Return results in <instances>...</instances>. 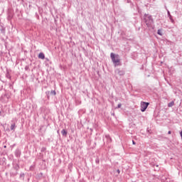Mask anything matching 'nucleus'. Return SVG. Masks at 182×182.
Returning <instances> with one entry per match:
<instances>
[{
  "mask_svg": "<svg viewBox=\"0 0 182 182\" xmlns=\"http://www.w3.org/2000/svg\"><path fill=\"white\" fill-rule=\"evenodd\" d=\"M10 87H12V84H9Z\"/></svg>",
  "mask_w": 182,
  "mask_h": 182,
  "instance_id": "nucleus-28",
  "label": "nucleus"
},
{
  "mask_svg": "<svg viewBox=\"0 0 182 182\" xmlns=\"http://www.w3.org/2000/svg\"><path fill=\"white\" fill-rule=\"evenodd\" d=\"M18 178H19V180H22L23 181L25 180V173L21 172Z\"/></svg>",
  "mask_w": 182,
  "mask_h": 182,
  "instance_id": "nucleus-11",
  "label": "nucleus"
},
{
  "mask_svg": "<svg viewBox=\"0 0 182 182\" xmlns=\"http://www.w3.org/2000/svg\"><path fill=\"white\" fill-rule=\"evenodd\" d=\"M41 153H43L44 151H46V147H42L41 149Z\"/></svg>",
  "mask_w": 182,
  "mask_h": 182,
  "instance_id": "nucleus-19",
  "label": "nucleus"
},
{
  "mask_svg": "<svg viewBox=\"0 0 182 182\" xmlns=\"http://www.w3.org/2000/svg\"><path fill=\"white\" fill-rule=\"evenodd\" d=\"M105 137L108 139V141H112V138L109 135H106Z\"/></svg>",
  "mask_w": 182,
  "mask_h": 182,
  "instance_id": "nucleus-18",
  "label": "nucleus"
},
{
  "mask_svg": "<svg viewBox=\"0 0 182 182\" xmlns=\"http://www.w3.org/2000/svg\"><path fill=\"white\" fill-rule=\"evenodd\" d=\"M29 170L30 171H33V170H35V165L31 166Z\"/></svg>",
  "mask_w": 182,
  "mask_h": 182,
  "instance_id": "nucleus-17",
  "label": "nucleus"
},
{
  "mask_svg": "<svg viewBox=\"0 0 182 182\" xmlns=\"http://www.w3.org/2000/svg\"><path fill=\"white\" fill-rule=\"evenodd\" d=\"M180 134H181V139H182V131L181 132Z\"/></svg>",
  "mask_w": 182,
  "mask_h": 182,
  "instance_id": "nucleus-30",
  "label": "nucleus"
},
{
  "mask_svg": "<svg viewBox=\"0 0 182 182\" xmlns=\"http://www.w3.org/2000/svg\"><path fill=\"white\" fill-rule=\"evenodd\" d=\"M57 133L59 134V130L57 131Z\"/></svg>",
  "mask_w": 182,
  "mask_h": 182,
  "instance_id": "nucleus-32",
  "label": "nucleus"
},
{
  "mask_svg": "<svg viewBox=\"0 0 182 182\" xmlns=\"http://www.w3.org/2000/svg\"><path fill=\"white\" fill-rule=\"evenodd\" d=\"M120 107H122V104H118L117 107H116V109H120Z\"/></svg>",
  "mask_w": 182,
  "mask_h": 182,
  "instance_id": "nucleus-22",
  "label": "nucleus"
},
{
  "mask_svg": "<svg viewBox=\"0 0 182 182\" xmlns=\"http://www.w3.org/2000/svg\"><path fill=\"white\" fill-rule=\"evenodd\" d=\"M158 34L160 36H163V34L161 33V30H158Z\"/></svg>",
  "mask_w": 182,
  "mask_h": 182,
  "instance_id": "nucleus-23",
  "label": "nucleus"
},
{
  "mask_svg": "<svg viewBox=\"0 0 182 182\" xmlns=\"http://www.w3.org/2000/svg\"><path fill=\"white\" fill-rule=\"evenodd\" d=\"M46 95L48 100H50V97H52V96H56V91H55V90L46 91Z\"/></svg>",
  "mask_w": 182,
  "mask_h": 182,
  "instance_id": "nucleus-4",
  "label": "nucleus"
},
{
  "mask_svg": "<svg viewBox=\"0 0 182 182\" xmlns=\"http://www.w3.org/2000/svg\"><path fill=\"white\" fill-rule=\"evenodd\" d=\"M173 105H174V102H171V103H169V104L168 105V107H171L173 106Z\"/></svg>",
  "mask_w": 182,
  "mask_h": 182,
  "instance_id": "nucleus-20",
  "label": "nucleus"
},
{
  "mask_svg": "<svg viewBox=\"0 0 182 182\" xmlns=\"http://www.w3.org/2000/svg\"><path fill=\"white\" fill-rule=\"evenodd\" d=\"M168 134H171V131H169V132H168Z\"/></svg>",
  "mask_w": 182,
  "mask_h": 182,
  "instance_id": "nucleus-29",
  "label": "nucleus"
},
{
  "mask_svg": "<svg viewBox=\"0 0 182 182\" xmlns=\"http://www.w3.org/2000/svg\"><path fill=\"white\" fill-rule=\"evenodd\" d=\"M38 59H45V54L43 53H40L38 56Z\"/></svg>",
  "mask_w": 182,
  "mask_h": 182,
  "instance_id": "nucleus-13",
  "label": "nucleus"
},
{
  "mask_svg": "<svg viewBox=\"0 0 182 182\" xmlns=\"http://www.w3.org/2000/svg\"><path fill=\"white\" fill-rule=\"evenodd\" d=\"M117 70L119 76H124V75H126V71H124V70L117 69Z\"/></svg>",
  "mask_w": 182,
  "mask_h": 182,
  "instance_id": "nucleus-8",
  "label": "nucleus"
},
{
  "mask_svg": "<svg viewBox=\"0 0 182 182\" xmlns=\"http://www.w3.org/2000/svg\"><path fill=\"white\" fill-rule=\"evenodd\" d=\"M46 60H49V59L46 58Z\"/></svg>",
  "mask_w": 182,
  "mask_h": 182,
  "instance_id": "nucleus-33",
  "label": "nucleus"
},
{
  "mask_svg": "<svg viewBox=\"0 0 182 182\" xmlns=\"http://www.w3.org/2000/svg\"><path fill=\"white\" fill-rule=\"evenodd\" d=\"M117 172L118 173V174H120V171H119V169H117Z\"/></svg>",
  "mask_w": 182,
  "mask_h": 182,
  "instance_id": "nucleus-26",
  "label": "nucleus"
},
{
  "mask_svg": "<svg viewBox=\"0 0 182 182\" xmlns=\"http://www.w3.org/2000/svg\"><path fill=\"white\" fill-rule=\"evenodd\" d=\"M144 20L145 23L148 26H150L151 23H153V18H151V16H149V14H145L144 16Z\"/></svg>",
  "mask_w": 182,
  "mask_h": 182,
  "instance_id": "nucleus-3",
  "label": "nucleus"
},
{
  "mask_svg": "<svg viewBox=\"0 0 182 182\" xmlns=\"http://www.w3.org/2000/svg\"><path fill=\"white\" fill-rule=\"evenodd\" d=\"M149 103L147 102H141V112H144L146 111V109H147V107H149Z\"/></svg>",
  "mask_w": 182,
  "mask_h": 182,
  "instance_id": "nucleus-6",
  "label": "nucleus"
},
{
  "mask_svg": "<svg viewBox=\"0 0 182 182\" xmlns=\"http://www.w3.org/2000/svg\"><path fill=\"white\" fill-rule=\"evenodd\" d=\"M61 134H62V136H63V137H67L68 136V131L66 129H63L61 131Z\"/></svg>",
  "mask_w": 182,
  "mask_h": 182,
  "instance_id": "nucleus-9",
  "label": "nucleus"
},
{
  "mask_svg": "<svg viewBox=\"0 0 182 182\" xmlns=\"http://www.w3.org/2000/svg\"><path fill=\"white\" fill-rule=\"evenodd\" d=\"M1 33H5V28H1Z\"/></svg>",
  "mask_w": 182,
  "mask_h": 182,
  "instance_id": "nucleus-21",
  "label": "nucleus"
},
{
  "mask_svg": "<svg viewBox=\"0 0 182 182\" xmlns=\"http://www.w3.org/2000/svg\"><path fill=\"white\" fill-rule=\"evenodd\" d=\"M16 128V125H15V122L12 123L10 127L11 130L15 131Z\"/></svg>",
  "mask_w": 182,
  "mask_h": 182,
  "instance_id": "nucleus-14",
  "label": "nucleus"
},
{
  "mask_svg": "<svg viewBox=\"0 0 182 182\" xmlns=\"http://www.w3.org/2000/svg\"><path fill=\"white\" fill-rule=\"evenodd\" d=\"M20 168L21 166H19V164L13 163L12 167L10 170V177H16Z\"/></svg>",
  "mask_w": 182,
  "mask_h": 182,
  "instance_id": "nucleus-1",
  "label": "nucleus"
},
{
  "mask_svg": "<svg viewBox=\"0 0 182 182\" xmlns=\"http://www.w3.org/2000/svg\"><path fill=\"white\" fill-rule=\"evenodd\" d=\"M132 144H136V141H134V140H132Z\"/></svg>",
  "mask_w": 182,
  "mask_h": 182,
  "instance_id": "nucleus-27",
  "label": "nucleus"
},
{
  "mask_svg": "<svg viewBox=\"0 0 182 182\" xmlns=\"http://www.w3.org/2000/svg\"><path fill=\"white\" fill-rule=\"evenodd\" d=\"M14 154H15V156L17 158L21 157V149H16L14 152Z\"/></svg>",
  "mask_w": 182,
  "mask_h": 182,
  "instance_id": "nucleus-7",
  "label": "nucleus"
},
{
  "mask_svg": "<svg viewBox=\"0 0 182 182\" xmlns=\"http://www.w3.org/2000/svg\"><path fill=\"white\" fill-rule=\"evenodd\" d=\"M95 163L96 164H100V159H99V157H97L95 159Z\"/></svg>",
  "mask_w": 182,
  "mask_h": 182,
  "instance_id": "nucleus-16",
  "label": "nucleus"
},
{
  "mask_svg": "<svg viewBox=\"0 0 182 182\" xmlns=\"http://www.w3.org/2000/svg\"><path fill=\"white\" fill-rule=\"evenodd\" d=\"M43 178H46V176L43 175V173L41 172L36 175V180H43Z\"/></svg>",
  "mask_w": 182,
  "mask_h": 182,
  "instance_id": "nucleus-5",
  "label": "nucleus"
},
{
  "mask_svg": "<svg viewBox=\"0 0 182 182\" xmlns=\"http://www.w3.org/2000/svg\"><path fill=\"white\" fill-rule=\"evenodd\" d=\"M12 18H14V14H12L11 12H9L7 19L9 21H11Z\"/></svg>",
  "mask_w": 182,
  "mask_h": 182,
  "instance_id": "nucleus-12",
  "label": "nucleus"
},
{
  "mask_svg": "<svg viewBox=\"0 0 182 182\" xmlns=\"http://www.w3.org/2000/svg\"><path fill=\"white\" fill-rule=\"evenodd\" d=\"M29 70V66L26 65V66L25 67V70Z\"/></svg>",
  "mask_w": 182,
  "mask_h": 182,
  "instance_id": "nucleus-25",
  "label": "nucleus"
},
{
  "mask_svg": "<svg viewBox=\"0 0 182 182\" xmlns=\"http://www.w3.org/2000/svg\"><path fill=\"white\" fill-rule=\"evenodd\" d=\"M0 116H2V112L0 111Z\"/></svg>",
  "mask_w": 182,
  "mask_h": 182,
  "instance_id": "nucleus-31",
  "label": "nucleus"
},
{
  "mask_svg": "<svg viewBox=\"0 0 182 182\" xmlns=\"http://www.w3.org/2000/svg\"><path fill=\"white\" fill-rule=\"evenodd\" d=\"M1 97H6V99H9V97H11V96L9 95V94L6 93L4 95H2Z\"/></svg>",
  "mask_w": 182,
  "mask_h": 182,
  "instance_id": "nucleus-15",
  "label": "nucleus"
},
{
  "mask_svg": "<svg viewBox=\"0 0 182 182\" xmlns=\"http://www.w3.org/2000/svg\"><path fill=\"white\" fill-rule=\"evenodd\" d=\"M110 58L113 62L114 66H121L120 59H119V55H115L114 53H111Z\"/></svg>",
  "mask_w": 182,
  "mask_h": 182,
  "instance_id": "nucleus-2",
  "label": "nucleus"
},
{
  "mask_svg": "<svg viewBox=\"0 0 182 182\" xmlns=\"http://www.w3.org/2000/svg\"><path fill=\"white\" fill-rule=\"evenodd\" d=\"M111 115L113 116L114 117H116V114H114V112H111Z\"/></svg>",
  "mask_w": 182,
  "mask_h": 182,
  "instance_id": "nucleus-24",
  "label": "nucleus"
},
{
  "mask_svg": "<svg viewBox=\"0 0 182 182\" xmlns=\"http://www.w3.org/2000/svg\"><path fill=\"white\" fill-rule=\"evenodd\" d=\"M6 77L7 79H9L10 80H11V79H12V77L11 76V74L9 73V70H8V69H6Z\"/></svg>",
  "mask_w": 182,
  "mask_h": 182,
  "instance_id": "nucleus-10",
  "label": "nucleus"
}]
</instances>
